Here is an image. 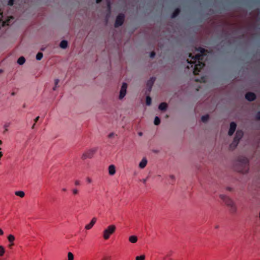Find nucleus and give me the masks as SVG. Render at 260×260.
<instances>
[{"mask_svg":"<svg viewBox=\"0 0 260 260\" xmlns=\"http://www.w3.org/2000/svg\"><path fill=\"white\" fill-rule=\"evenodd\" d=\"M245 99L249 102H252L256 99V95L253 92H248L245 94Z\"/></svg>","mask_w":260,"mask_h":260,"instance_id":"nucleus-9","label":"nucleus"},{"mask_svg":"<svg viewBox=\"0 0 260 260\" xmlns=\"http://www.w3.org/2000/svg\"><path fill=\"white\" fill-rule=\"evenodd\" d=\"M209 116L208 115H203L201 117V120L203 122H206L209 119Z\"/></svg>","mask_w":260,"mask_h":260,"instance_id":"nucleus-22","label":"nucleus"},{"mask_svg":"<svg viewBox=\"0 0 260 260\" xmlns=\"http://www.w3.org/2000/svg\"><path fill=\"white\" fill-rule=\"evenodd\" d=\"M3 142H2V141L0 140V145H1L2 144ZM2 150V148H0V150Z\"/></svg>","mask_w":260,"mask_h":260,"instance_id":"nucleus-54","label":"nucleus"},{"mask_svg":"<svg viewBox=\"0 0 260 260\" xmlns=\"http://www.w3.org/2000/svg\"><path fill=\"white\" fill-rule=\"evenodd\" d=\"M15 0H9L8 5L10 6H12L14 4Z\"/></svg>","mask_w":260,"mask_h":260,"instance_id":"nucleus-33","label":"nucleus"},{"mask_svg":"<svg viewBox=\"0 0 260 260\" xmlns=\"http://www.w3.org/2000/svg\"><path fill=\"white\" fill-rule=\"evenodd\" d=\"M172 253V252L171 251L168 252L165 256H164L162 258L163 260H172V259L170 258V256H171Z\"/></svg>","mask_w":260,"mask_h":260,"instance_id":"nucleus-20","label":"nucleus"},{"mask_svg":"<svg viewBox=\"0 0 260 260\" xmlns=\"http://www.w3.org/2000/svg\"><path fill=\"white\" fill-rule=\"evenodd\" d=\"M97 151V148H93L85 151L81 156L83 160H85L87 158H91Z\"/></svg>","mask_w":260,"mask_h":260,"instance_id":"nucleus-5","label":"nucleus"},{"mask_svg":"<svg viewBox=\"0 0 260 260\" xmlns=\"http://www.w3.org/2000/svg\"><path fill=\"white\" fill-rule=\"evenodd\" d=\"M101 260H110L109 257H104Z\"/></svg>","mask_w":260,"mask_h":260,"instance_id":"nucleus-40","label":"nucleus"},{"mask_svg":"<svg viewBox=\"0 0 260 260\" xmlns=\"http://www.w3.org/2000/svg\"><path fill=\"white\" fill-rule=\"evenodd\" d=\"M160 120L159 118L157 116H156L154 119V123L156 125H158L160 124Z\"/></svg>","mask_w":260,"mask_h":260,"instance_id":"nucleus-24","label":"nucleus"},{"mask_svg":"<svg viewBox=\"0 0 260 260\" xmlns=\"http://www.w3.org/2000/svg\"><path fill=\"white\" fill-rule=\"evenodd\" d=\"M152 100L149 96H146V104L147 105L149 106L151 104Z\"/></svg>","mask_w":260,"mask_h":260,"instance_id":"nucleus-23","label":"nucleus"},{"mask_svg":"<svg viewBox=\"0 0 260 260\" xmlns=\"http://www.w3.org/2000/svg\"><path fill=\"white\" fill-rule=\"evenodd\" d=\"M72 192L74 195H77L79 193V190L77 188H73L72 190Z\"/></svg>","mask_w":260,"mask_h":260,"instance_id":"nucleus-31","label":"nucleus"},{"mask_svg":"<svg viewBox=\"0 0 260 260\" xmlns=\"http://www.w3.org/2000/svg\"><path fill=\"white\" fill-rule=\"evenodd\" d=\"M107 5H108V8L109 10H110V2H108Z\"/></svg>","mask_w":260,"mask_h":260,"instance_id":"nucleus-44","label":"nucleus"},{"mask_svg":"<svg viewBox=\"0 0 260 260\" xmlns=\"http://www.w3.org/2000/svg\"><path fill=\"white\" fill-rule=\"evenodd\" d=\"M5 252V248L3 246H0V256H3Z\"/></svg>","mask_w":260,"mask_h":260,"instance_id":"nucleus-28","label":"nucleus"},{"mask_svg":"<svg viewBox=\"0 0 260 260\" xmlns=\"http://www.w3.org/2000/svg\"><path fill=\"white\" fill-rule=\"evenodd\" d=\"M59 82V79H55V80H54V85L57 86V85H58Z\"/></svg>","mask_w":260,"mask_h":260,"instance_id":"nucleus-36","label":"nucleus"},{"mask_svg":"<svg viewBox=\"0 0 260 260\" xmlns=\"http://www.w3.org/2000/svg\"><path fill=\"white\" fill-rule=\"evenodd\" d=\"M124 21V15L123 14H119L116 18L114 26L115 27H118L121 26Z\"/></svg>","mask_w":260,"mask_h":260,"instance_id":"nucleus-6","label":"nucleus"},{"mask_svg":"<svg viewBox=\"0 0 260 260\" xmlns=\"http://www.w3.org/2000/svg\"><path fill=\"white\" fill-rule=\"evenodd\" d=\"M233 144H234L235 147H236V146H235V143H233V144H231V146H232V145H233Z\"/></svg>","mask_w":260,"mask_h":260,"instance_id":"nucleus-56","label":"nucleus"},{"mask_svg":"<svg viewBox=\"0 0 260 260\" xmlns=\"http://www.w3.org/2000/svg\"><path fill=\"white\" fill-rule=\"evenodd\" d=\"M180 9L179 8H176L171 15L172 18H176L180 13Z\"/></svg>","mask_w":260,"mask_h":260,"instance_id":"nucleus-15","label":"nucleus"},{"mask_svg":"<svg viewBox=\"0 0 260 260\" xmlns=\"http://www.w3.org/2000/svg\"><path fill=\"white\" fill-rule=\"evenodd\" d=\"M196 50L200 52L199 54L193 56L190 53L189 57L190 58V60L187 59V62L191 65L190 68L193 70V73L194 75H198L199 72L204 67L205 63L204 62V58L206 55V52L207 50L202 47H199Z\"/></svg>","mask_w":260,"mask_h":260,"instance_id":"nucleus-1","label":"nucleus"},{"mask_svg":"<svg viewBox=\"0 0 260 260\" xmlns=\"http://www.w3.org/2000/svg\"><path fill=\"white\" fill-rule=\"evenodd\" d=\"M236 126H237V125L235 122H232L230 123V129H229V131L228 132V134L229 136H232L233 135V134L234 133V132L236 130Z\"/></svg>","mask_w":260,"mask_h":260,"instance_id":"nucleus-11","label":"nucleus"},{"mask_svg":"<svg viewBox=\"0 0 260 260\" xmlns=\"http://www.w3.org/2000/svg\"><path fill=\"white\" fill-rule=\"evenodd\" d=\"M243 136V133L242 131L238 130L236 133V135L234 137L233 143H235V146H237Z\"/></svg>","mask_w":260,"mask_h":260,"instance_id":"nucleus-7","label":"nucleus"},{"mask_svg":"<svg viewBox=\"0 0 260 260\" xmlns=\"http://www.w3.org/2000/svg\"><path fill=\"white\" fill-rule=\"evenodd\" d=\"M215 228H216V229L218 228V225H217Z\"/></svg>","mask_w":260,"mask_h":260,"instance_id":"nucleus-58","label":"nucleus"},{"mask_svg":"<svg viewBox=\"0 0 260 260\" xmlns=\"http://www.w3.org/2000/svg\"><path fill=\"white\" fill-rule=\"evenodd\" d=\"M147 178L143 179L142 180V181L143 182V183L145 184L147 181Z\"/></svg>","mask_w":260,"mask_h":260,"instance_id":"nucleus-43","label":"nucleus"},{"mask_svg":"<svg viewBox=\"0 0 260 260\" xmlns=\"http://www.w3.org/2000/svg\"><path fill=\"white\" fill-rule=\"evenodd\" d=\"M102 0H96V3L97 4L100 3Z\"/></svg>","mask_w":260,"mask_h":260,"instance_id":"nucleus-47","label":"nucleus"},{"mask_svg":"<svg viewBox=\"0 0 260 260\" xmlns=\"http://www.w3.org/2000/svg\"><path fill=\"white\" fill-rule=\"evenodd\" d=\"M3 70L0 69V74H1L2 73H3Z\"/></svg>","mask_w":260,"mask_h":260,"instance_id":"nucleus-55","label":"nucleus"},{"mask_svg":"<svg viewBox=\"0 0 260 260\" xmlns=\"http://www.w3.org/2000/svg\"><path fill=\"white\" fill-rule=\"evenodd\" d=\"M169 177L172 180H174V179H175V176L173 175H170Z\"/></svg>","mask_w":260,"mask_h":260,"instance_id":"nucleus-38","label":"nucleus"},{"mask_svg":"<svg viewBox=\"0 0 260 260\" xmlns=\"http://www.w3.org/2000/svg\"><path fill=\"white\" fill-rule=\"evenodd\" d=\"M59 46L60 48L66 49L68 47V42L66 40H62L60 42Z\"/></svg>","mask_w":260,"mask_h":260,"instance_id":"nucleus-18","label":"nucleus"},{"mask_svg":"<svg viewBox=\"0 0 260 260\" xmlns=\"http://www.w3.org/2000/svg\"><path fill=\"white\" fill-rule=\"evenodd\" d=\"M145 256L144 255H141L138 256L136 257V260H145Z\"/></svg>","mask_w":260,"mask_h":260,"instance_id":"nucleus-29","label":"nucleus"},{"mask_svg":"<svg viewBox=\"0 0 260 260\" xmlns=\"http://www.w3.org/2000/svg\"><path fill=\"white\" fill-rule=\"evenodd\" d=\"M255 119L257 120H260V111L256 113L255 116Z\"/></svg>","mask_w":260,"mask_h":260,"instance_id":"nucleus-32","label":"nucleus"},{"mask_svg":"<svg viewBox=\"0 0 260 260\" xmlns=\"http://www.w3.org/2000/svg\"><path fill=\"white\" fill-rule=\"evenodd\" d=\"M155 77H152L150 78L149 80H148L147 82V86L148 87V90L150 92L152 89V87L154 84V83L155 81Z\"/></svg>","mask_w":260,"mask_h":260,"instance_id":"nucleus-10","label":"nucleus"},{"mask_svg":"<svg viewBox=\"0 0 260 260\" xmlns=\"http://www.w3.org/2000/svg\"><path fill=\"white\" fill-rule=\"evenodd\" d=\"M87 181L88 183H91V181H92V180L90 178H87Z\"/></svg>","mask_w":260,"mask_h":260,"instance_id":"nucleus-41","label":"nucleus"},{"mask_svg":"<svg viewBox=\"0 0 260 260\" xmlns=\"http://www.w3.org/2000/svg\"><path fill=\"white\" fill-rule=\"evenodd\" d=\"M4 234V232L3 231L0 229V235H3Z\"/></svg>","mask_w":260,"mask_h":260,"instance_id":"nucleus-46","label":"nucleus"},{"mask_svg":"<svg viewBox=\"0 0 260 260\" xmlns=\"http://www.w3.org/2000/svg\"><path fill=\"white\" fill-rule=\"evenodd\" d=\"M68 260H74V255L71 252H69L68 254Z\"/></svg>","mask_w":260,"mask_h":260,"instance_id":"nucleus-27","label":"nucleus"},{"mask_svg":"<svg viewBox=\"0 0 260 260\" xmlns=\"http://www.w3.org/2000/svg\"><path fill=\"white\" fill-rule=\"evenodd\" d=\"M127 86V85L126 83H123V84L121 86V89H120V94H119V99H120V100L122 99L125 95L126 92Z\"/></svg>","mask_w":260,"mask_h":260,"instance_id":"nucleus-8","label":"nucleus"},{"mask_svg":"<svg viewBox=\"0 0 260 260\" xmlns=\"http://www.w3.org/2000/svg\"><path fill=\"white\" fill-rule=\"evenodd\" d=\"M25 62V58L23 56L20 57L17 60V63L20 65H22Z\"/></svg>","mask_w":260,"mask_h":260,"instance_id":"nucleus-19","label":"nucleus"},{"mask_svg":"<svg viewBox=\"0 0 260 260\" xmlns=\"http://www.w3.org/2000/svg\"><path fill=\"white\" fill-rule=\"evenodd\" d=\"M15 194L17 196H19L21 198H23L25 196V193L23 191H17L15 192Z\"/></svg>","mask_w":260,"mask_h":260,"instance_id":"nucleus-21","label":"nucleus"},{"mask_svg":"<svg viewBox=\"0 0 260 260\" xmlns=\"http://www.w3.org/2000/svg\"><path fill=\"white\" fill-rule=\"evenodd\" d=\"M128 240L132 243H136L138 241V238L136 236H131L128 238Z\"/></svg>","mask_w":260,"mask_h":260,"instance_id":"nucleus-16","label":"nucleus"},{"mask_svg":"<svg viewBox=\"0 0 260 260\" xmlns=\"http://www.w3.org/2000/svg\"><path fill=\"white\" fill-rule=\"evenodd\" d=\"M43 53H41V52H39L37 53V54L36 55V59L38 60H40L42 57H43Z\"/></svg>","mask_w":260,"mask_h":260,"instance_id":"nucleus-25","label":"nucleus"},{"mask_svg":"<svg viewBox=\"0 0 260 260\" xmlns=\"http://www.w3.org/2000/svg\"><path fill=\"white\" fill-rule=\"evenodd\" d=\"M168 107L167 104L166 103H161L159 104L158 108L161 111H165L167 109Z\"/></svg>","mask_w":260,"mask_h":260,"instance_id":"nucleus-17","label":"nucleus"},{"mask_svg":"<svg viewBox=\"0 0 260 260\" xmlns=\"http://www.w3.org/2000/svg\"><path fill=\"white\" fill-rule=\"evenodd\" d=\"M139 134V135L140 136H142V135H143V133H142V132H140V133H139V134Z\"/></svg>","mask_w":260,"mask_h":260,"instance_id":"nucleus-50","label":"nucleus"},{"mask_svg":"<svg viewBox=\"0 0 260 260\" xmlns=\"http://www.w3.org/2000/svg\"><path fill=\"white\" fill-rule=\"evenodd\" d=\"M40 118V117L39 116H37L35 119H34V121H35V123H36V122H37V121L39 120Z\"/></svg>","mask_w":260,"mask_h":260,"instance_id":"nucleus-39","label":"nucleus"},{"mask_svg":"<svg viewBox=\"0 0 260 260\" xmlns=\"http://www.w3.org/2000/svg\"><path fill=\"white\" fill-rule=\"evenodd\" d=\"M239 162L241 164L243 168L239 169L238 171L245 174L248 172V160L246 157L240 158L239 159Z\"/></svg>","mask_w":260,"mask_h":260,"instance_id":"nucleus-4","label":"nucleus"},{"mask_svg":"<svg viewBox=\"0 0 260 260\" xmlns=\"http://www.w3.org/2000/svg\"><path fill=\"white\" fill-rule=\"evenodd\" d=\"M226 189H227L228 190H229V191H232V190H233V189H232V188H231V187H227V188H226Z\"/></svg>","mask_w":260,"mask_h":260,"instance_id":"nucleus-45","label":"nucleus"},{"mask_svg":"<svg viewBox=\"0 0 260 260\" xmlns=\"http://www.w3.org/2000/svg\"><path fill=\"white\" fill-rule=\"evenodd\" d=\"M3 16V14H2V13H0V16Z\"/></svg>","mask_w":260,"mask_h":260,"instance_id":"nucleus-57","label":"nucleus"},{"mask_svg":"<svg viewBox=\"0 0 260 260\" xmlns=\"http://www.w3.org/2000/svg\"><path fill=\"white\" fill-rule=\"evenodd\" d=\"M10 125V123L9 122H8V123H6L4 124V127H5V131L4 132V133H5L6 132L8 131V127H9Z\"/></svg>","mask_w":260,"mask_h":260,"instance_id":"nucleus-30","label":"nucleus"},{"mask_svg":"<svg viewBox=\"0 0 260 260\" xmlns=\"http://www.w3.org/2000/svg\"><path fill=\"white\" fill-rule=\"evenodd\" d=\"M96 220H97L96 218L93 217L92 219L90 222L85 226V228L87 230L91 229L93 227V226L94 225L95 223L96 222Z\"/></svg>","mask_w":260,"mask_h":260,"instance_id":"nucleus-12","label":"nucleus"},{"mask_svg":"<svg viewBox=\"0 0 260 260\" xmlns=\"http://www.w3.org/2000/svg\"><path fill=\"white\" fill-rule=\"evenodd\" d=\"M74 183L76 186H80L81 185V182L78 180H76Z\"/></svg>","mask_w":260,"mask_h":260,"instance_id":"nucleus-34","label":"nucleus"},{"mask_svg":"<svg viewBox=\"0 0 260 260\" xmlns=\"http://www.w3.org/2000/svg\"><path fill=\"white\" fill-rule=\"evenodd\" d=\"M116 230L115 225L112 224L109 225L106 229L103 231V238L105 240H108L110 235L113 234Z\"/></svg>","mask_w":260,"mask_h":260,"instance_id":"nucleus-3","label":"nucleus"},{"mask_svg":"<svg viewBox=\"0 0 260 260\" xmlns=\"http://www.w3.org/2000/svg\"><path fill=\"white\" fill-rule=\"evenodd\" d=\"M8 241L10 242H13V241L15 240V237L12 235H9V236L8 237Z\"/></svg>","mask_w":260,"mask_h":260,"instance_id":"nucleus-26","label":"nucleus"},{"mask_svg":"<svg viewBox=\"0 0 260 260\" xmlns=\"http://www.w3.org/2000/svg\"><path fill=\"white\" fill-rule=\"evenodd\" d=\"M35 123L32 125V127H31V128L32 129H34L35 128Z\"/></svg>","mask_w":260,"mask_h":260,"instance_id":"nucleus-53","label":"nucleus"},{"mask_svg":"<svg viewBox=\"0 0 260 260\" xmlns=\"http://www.w3.org/2000/svg\"><path fill=\"white\" fill-rule=\"evenodd\" d=\"M155 56V52L154 51H152L151 53H150V57L151 58H153L154 57V56Z\"/></svg>","mask_w":260,"mask_h":260,"instance_id":"nucleus-35","label":"nucleus"},{"mask_svg":"<svg viewBox=\"0 0 260 260\" xmlns=\"http://www.w3.org/2000/svg\"><path fill=\"white\" fill-rule=\"evenodd\" d=\"M3 153L2 152H0V158L3 156Z\"/></svg>","mask_w":260,"mask_h":260,"instance_id":"nucleus-51","label":"nucleus"},{"mask_svg":"<svg viewBox=\"0 0 260 260\" xmlns=\"http://www.w3.org/2000/svg\"><path fill=\"white\" fill-rule=\"evenodd\" d=\"M57 86L54 85V86L53 87V90H55L56 88H57Z\"/></svg>","mask_w":260,"mask_h":260,"instance_id":"nucleus-48","label":"nucleus"},{"mask_svg":"<svg viewBox=\"0 0 260 260\" xmlns=\"http://www.w3.org/2000/svg\"><path fill=\"white\" fill-rule=\"evenodd\" d=\"M11 243L9 245V248H12V247L14 245L13 242H10Z\"/></svg>","mask_w":260,"mask_h":260,"instance_id":"nucleus-42","label":"nucleus"},{"mask_svg":"<svg viewBox=\"0 0 260 260\" xmlns=\"http://www.w3.org/2000/svg\"><path fill=\"white\" fill-rule=\"evenodd\" d=\"M62 191H67V189H66V188H63L62 189Z\"/></svg>","mask_w":260,"mask_h":260,"instance_id":"nucleus-49","label":"nucleus"},{"mask_svg":"<svg viewBox=\"0 0 260 260\" xmlns=\"http://www.w3.org/2000/svg\"><path fill=\"white\" fill-rule=\"evenodd\" d=\"M11 95H12V96L15 95V92H12V93H11Z\"/></svg>","mask_w":260,"mask_h":260,"instance_id":"nucleus-52","label":"nucleus"},{"mask_svg":"<svg viewBox=\"0 0 260 260\" xmlns=\"http://www.w3.org/2000/svg\"><path fill=\"white\" fill-rule=\"evenodd\" d=\"M109 174L110 175H113L115 173V168L113 165L109 166L108 168Z\"/></svg>","mask_w":260,"mask_h":260,"instance_id":"nucleus-14","label":"nucleus"},{"mask_svg":"<svg viewBox=\"0 0 260 260\" xmlns=\"http://www.w3.org/2000/svg\"><path fill=\"white\" fill-rule=\"evenodd\" d=\"M220 198L229 207L231 213L233 214L236 213L237 207L232 199L224 194H220Z\"/></svg>","mask_w":260,"mask_h":260,"instance_id":"nucleus-2","label":"nucleus"},{"mask_svg":"<svg viewBox=\"0 0 260 260\" xmlns=\"http://www.w3.org/2000/svg\"><path fill=\"white\" fill-rule=\"evenodd\" d=\"M147 164V160L146 158H143L141 162L139 163V166L140 168L143 169L144 168Z\"/></svg>","mask_w":260,"mask_h":260,"instance_id":"nucleus-13","label":"nucleus"},{"mask_svg":"<svg viewBox=\"0 0 260 260\" xmlns=\"http://www.w3.org/2000/svg\"><path fill=\"white\" fill-rule=\"evenodd\" d=\"M114 136V134L113 133H110L109 135H108V137L109 138H112L113 136Z\"/></svg>","mask_w":260,"mask_h":260,"instance_id":"nucleus-37","label":"nucleus"}]
</instances>
